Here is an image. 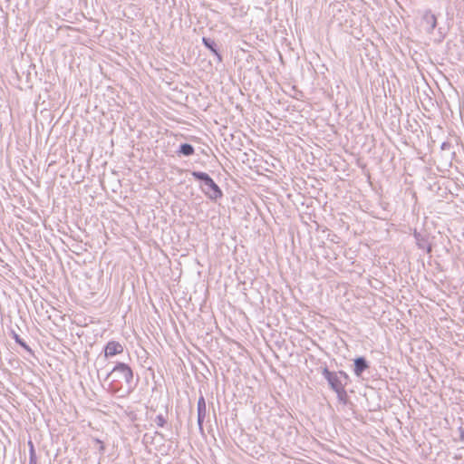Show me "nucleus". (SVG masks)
Masks as SVG:
<instances>
[{
    "mask_svg": "<svg viewBox=\"0 0 464 464\" xmlns=\"http://www.w3.org/2000/svg\"><path fill=\"white\" fill-rule=\"evenodd\" d=\"M334 392L337 395L338 401L343 404H346L348 396H347L345 387L338 389V390L334 391Z\"/></svg>",
    "mask_w": 464,
    "mask_h": 464,
    "instance_id": "nucleus-11",
    "label": "nucleus"
},
{
    "mask_svg": "<svg viewBox=\"0 0 464 464\" xmlns=\"http://www.w3.org/2000/svg\"><path fill=\"white\" fill-rule=\"evenodd\" d=\"M133 377V371L129 364L122 362H116L105 378V381L110 380L108 391L120 398L128 397L137 385Z\"/></svg>",
    "mask_w": 464,
    "mask_h": 464,
    "instance_id": "nucleus-1",
    "label": "nucleus"
},
{
    "mask_svg": "<svg viewBox=\"0 0 464 464\" xmlns=\"http://www.w3.org/2000/svg\"><path fill=\"white\" fill-rule=\"evenodd\" d=\"M93 440H94V442H95L98 446H99L101 443H103V442H102L101 440H99V439H94Z\"/></svg>",
    "mask_w": 464,
    "mask_h": 464,
    "instance_id": "nucleus-19",
    "label": "nucleus"
},
{
    "mask_svg": "<svg viewBox=\"0 0 464 464\" xmlns=\"http://www.w3.org/2000/svg\"><path fill=\"white\" fill-rule=\"evenodd\" d=\"M322 375L326 380L329 387L334 392L346 387L351 382L349 375L344 371H330L328 367L322 368Z\"/></svg>",
    "mask_w": 464,
    "mask_h": 464,
    "instance_id": "nucleus-3",
    "label": "nucleus"
},
{
    "mask_svg": "<svg viewBox=\"0 0 464 464\" xmlns=\"http://www.w3.org/2000/svg\"><path fill=\"white\" fill-rule=\"evenodd\" d=\"M29 444L31 446L29 460H34V464H37L36 456H35V452H34V450L33 443L30 441Z\"/></svg>",
    "mask_w": 464,
    "mask_h": 464,
    "instance_id": "nucleus-13",
    "label": "nucleus"
},
{
    "mask_svg": "<svg viewBox=\"0 0 464 464\" xmlns=\"http://www.w3.org/2000/svg\"><path fill=\"white\" fill-rule=\"evenodd\" d=\"M202 44L216 57L217 62L218 63H221L223 62L222 54L220 53L218 44L213 39L204 36L202 37Z\"/></svg>",
    "mask_w": 464,
    "mask_h": 464,
    "instance_id": "nucleus-7",
    "label": "nucleus"
},
{
    "mask_svg": "<svg viewBox=\"0 0 464 464\" xmlns=\"http://www.w3.org/2000/svg\"><path fill=\"white\" fill-rule=\"evenodd\" d=\"M176 153L178 156L189 157L195 153V149L189 143H181Z\"/></svg>",
    "mask_w": 464,
    "mask_h": 464,
    "instance_id": "nucleus-10",
    "label": "nucleus"
},
{
    "mask_svg": "<svg viewBox=\"0 0 464 464\" xmlns=\"http://www.w3.org/2000/svg\"><path fill=\"white\" fill-rule=\"evenodd\" d=\"M450 147H451V144H450V142H448V141H444V142H442V143H441V145H440V149H441L442 150H450Z\"/></svg>",
    "mask_w": 464,
    "mask_h": 464,
    "instance_id": "nucleus-16",
    "label": "nucleus"
},
{
    "mask_svg": "<svg viewBox=\"0 0 464 464\" xmlns=\"http://www.w3.org/2000/svg\"><path fill=\"white\" fill-rule=\"evenodd\" d=\"M198 426L199 432L204 434L203 423L207 414V405L203 395H200L197 403Z\"/></svg>",
    "mask_w": 464,
    "mask_h": 464,
    "instance_id": "nucleus-4",
    "label": "nucleus"
},
{
    "mask_svg": "<svg viewBox=\"0 0 464 464\" xmlns=\"http://www.w3.org/2000/svg\"><path fill=\"white\" fill-rule=\"evenodd\" d=\"M458 430H459V440H460V441H464V428L460 426Z\"/></svg>",
    "mask_w": 464,
    "mask_h": 464,
    "instance_id": "nucleus-17",
    "label": "nucleus"
},
{
    "mask_svg": "<svg viewBox=\"0 0 464 464\" xmlns=\"http://www.w3.org/2000/svg\"><path fill=\"white\" fill-rule=\"evenodd\" d=\"M413 237L416 241V245L418 248L425 250L427 254H431L432 252V246L429 242V236L428 234H422L420 232H418L417 230L414 231Z\"/></svg>",
    "mask_w": 464,
    "mask_h": 464,
    "instance_id": "nucleus-5",
    "label": "nucleus"
},
{
    "mask_svg": "<svg viewBox=\"0 0 464 464\" xmlns=\"http://www.w3.org/2000/svg\"><path fill=\"white\" fill-rule=\"evenodd\" d=\"M17 344H19L21 347H23L26 352H28L30 354H33V350L31 349V347L24 341L22 340L20 343H18Z\"/></svg>",
    "mask_w": 464,
    "mask_h": 464,
    "instance_id": "nucleus-14",
    "label": "nucleus"
},
{
    "mask_svg": "<svg viewBox=\"0 0 464 464\" xmlns=\"http://www.w3.org/2000/svg\"><path fill=\"white\" fill-rule=\"evenodd\" d=\"M11 336L14 340L16 343H20L23 339L20 337L18 334H16L14 330L11 331Z\"/></svg>",
    "mask_w": 464,
    "mask_h": 464,
    "instance_id": "nucleus-15",
    "label": "nucleus"
},
{
    "mask_svg": "<svg viewBox=\"0 0 464 464\" xmlns=\"http://www.w3.org/2000/svg\"><path fill=\"white\" fill-rule=\"evenodd\" d=\"M154 421H155L156 425L160 428H163L167 423V420L162 414H158L156 416Z\"/></svg>",
    "mask_w": 464,
    "mask_h": 464,
    "instance_id": "nucleus-12",
    "label": "nucleus"
},
{
    "mask_svg": "<svg viewBox=\"0 0 464 464\" xmlns=\"http://www.w3.org/2000/svg\"><path fill=\"white\" fill-rule=\"evenodd\" d=\"M104 356L106 358L112 357L123 352V346L117 341H109L104 346Z\"/></svg>",
    "mask_w": 464,
    "mask_h": 464,
    "instance_id": "nucleus-8",
    "label": "nucleus"
},
{
    "mask_svg": "<svg viewBox=\"0 0 464 464\" xmlns=\"http://www.w3.org/2000/svg\"><path fill=\"white\" fill-rule=\"evenodd\" d=\"M191 176L200 182L199 188L208 199L217 201L223 197L222 189L207 172L193 170Z\"/></svg>",
    "mask_w": 464,
    "mask_h": 464,
    "instance_id": "nucleus-2",
    "label": "nucleus"
},
{
    "mask_svg": "<svg viewBox=\"0 0 464 464\" xmlns=\"http://www.w3.org/2000/svg\"><path fill=\"white\" fill-rule=\"evenodd\" d=\"M369 367L370 363L363 356L356 357L353 360V372L356 377H361Z\"/></svg>",
    "mask_w": 464,
    "mask_h": 464,
    "instance_id": "nucleus-9",
    "label": "nucleus"
},
{
    "mask_svg": "<svg viewBox=\"0 0 464 464\" xmlns=\"http://www.w3.org/2000/svg\"><path fill=\"white\" fill-rule=\"evenodd\" d=\"M98 450H99V453H100L101 455H102V454L104 453L105 447H104L103 443H101V444L99 445V449H98Z\"/></svg>",
    "mask_w": 464,
    "mask_h": 464,
    "instance_id": "nucleus-18",
    "label": "nucleus"
},
{
    "mask_svg": "<svg viewBox=\"0 0 464 464\" xmlns=\"http://www.w3.org/2000/svg\"><path fill=\"white\" fill-rule=\"evenodd\" d=\"M421 23L426 32L430 34L437 26V17L430 10H426L422 15Z\"/></svg>",
    "mask_w": 464,
    "mask_h": 464,
    "instance_id": "nucleus-6",
    "label": "nucleus"
}]
</instances>
